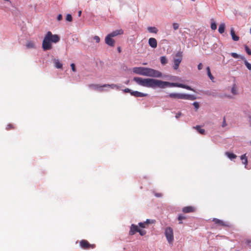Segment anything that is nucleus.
<instances>
[{
  "label": "nucleus",
  "mask_w": 251,
  "mask_h": 251,
  "mask_svg": "<svg viewBox=\"0 0 251 251\" xmlns=\"http://www.w3.org/2000/svg\"><path fill=\"white\" fill-rule=\"evenodd\" d=\"M133 80L139 85L148 88H155L159 87L164 88L166 87H176L185 88L187 90L194 91L190 86L181 83L169 82L168 81H163L159 79L151 78H142L140 77H135Z\"/></svg>",
  "instance_id": "f257e3e1"
},
{
  "label": "nucleus",
  "mask_w": 251,
  "mask_h": 251,
  "mask_svg": "<svg viewBox=\"0 0 251 251\" xmlns=\"http://www.w3.org/2000/svg\"><path fill=\"white\" fill-rule=\"evenodd\" d=\"M133 72L143 76L159 78L162 77V74L159 71L147 67H135L133 68Z\"/></svg>",
  "instance_id": "f03ea898"
},
{
  "label": "nucleus",
  "mask_w": 251,
  "mask_h": 251,
  "mask_svg": "<svg viewBox=\"0 0 251 251\" xmlns=\"http://www.w3.org/2000/svg\"><path fill=\"white\" fill-rule=\"evenodd\" d=\"M60 40L59 37L56 34H52L50 31H48L45 35L42 43V48L44 50H50L52 48L51 43H56Z\"/></svg>",
  "instance_id": "7ed1b4c3"
},
{
  "label": "nucleus",
  "mask_w": 251,
  "mask_h": 251,
  "mask_svg": "<svg viewBox=\"0 0 251 251\" xmlns=\"http://www.w3.org/2000/svg\"><path fill=\"white\" fill-rule=\"evenodd\" d=\"M111 87L112 89L117 88L118 89L119 87L117 86L115 84H111V85H108V84H105L103 86H100L99 85L96 84H93L91 85L90 86V87L95 90H97L100 92H102L105 91V89H104L105 87Z\"/></svg>",
  "instance_id": "20e7f679"
},
{
  "label": "nucleus",
  "mask_w": 251,
  "mask_h": 251,
  "mask_svg": "<svg viewBox=\"0 0 251 251\" xmlns=\"http://www.w3.org/2000/svg\"><path fill=\"white\" fill-rule=\"evenodd\" d=\"M165 235L168 242L171 244L174 241L173 230L171 227H168L165 229Z\"/></svg>",
  "instance_id": "39448f33"
},
{
  "label": "nucleus",
  "mask_w": 251,
  "mask_h": 251,
  "mask_svg": "<svg viewBox=\"0 0 251 251\" xmlns=\"http://www.w3.org/2000/svg\"><path fill=\"white\" fill-rule=\"evenodd\" d=\"M79 245L80 247L84 250L94 249L96 247L95 244H91L86 240H81L79 242Z\"/></svg>",
  "instance_id": "423d86ee"
},
{
  "label": "nucleus",
  "mask_w": 251,
  "mask_h": 251,
  "mask_svg": "<svg viewBox=\"0 0 251 251\" xmlns=\"http://www.w3.org/2000/svg\"><path fill=\"white\" fill-rule=\"evenodd\" d=\"M197 99L196 97L193 95L185 94V93H179L178 99L184 100H194Z\"/></svg>",
  "instance_id": "0eeeda50"
},
{
  "label": "nucleus",
  "mask_w": 251,
  "mask_h": 251,
  "mask_svg": "<svg viewBox=\"0 0 251 251\" xmlns=\"http://www.w3.org/2000/svg\"><path fill=\"white\" fill-rule=\"evenodd\" d=\"M112 38L109 34L106 36L105 38V43L111 47H114L115 45V40Z\"/></svg>",
  "instance_id": "6e6552de"
},
{
  "label": "nucleus",
  "mask_w": 251,
  "mask_h": 251,
  "mask_svg": "<svg viewBox=\"0 0 251 251\" xmlns=\"http://www.w3.org/2000/svg\"><path fill=\"white\" fill-rule=\"evenodd\" d=\"M212 221L214 222L215 224L220 226L225 227L229 226V223L228 222H224L223 221L217 218H213Z\"/></svg>",
  "instance_id": "1a4fd4ad"
},
{
  "label": "nucleus",
  "mask_w": 251,
  "mask_h": 251,
  "mask_svg": "<svg viewBox=\"0 0 251 251\" xmlns=\"http://www.w3.org/2000/svg\"><path fill=\"white\" fill-rule=\"evenodd\" d=\"M154 222V220L147 219L145 222L143 223H139V226L142 228H146L147 227L148 224H153Z\"/></svg>",
  "instance_id": "9d476101"
},
{
  "label": "nucleus",
  "mask_w": 251,
  "mask_h": 251,
  "mask_svg": "<svg viewBox=\"0 0 251 251\" xmlns=\"http://www.w3.org/2000/svg\"><path fill=\"white\" fill-rule=\"evenodd\" d=\"M149 45L152 48H156L157 46V42L154 38H150L149 39Z\"/></svg>",
  "instance_id": "9b49d317"
},
{
  "label": "nucleus",
  "mask_w": 251,
  "mask_h": 251,
  "mask_svg": "<svg viewBox=\"0 0 251 251\" xmlns=\"http://www.w3.org/2000/svg\"><path fill=\"white\" fill-rule=\"evenodd\" d=\"M139 231V228L137 226L134 224H132L130 226V229L129 231V234L130 235H134L136 232H138Z\"/></svg>",
  "instance_id": "f8f14e48"
},
{
  "label": "nucleus",
  "mask_w": 251,
  "mask_h": 251,
  "mask_svg": "<svg viewBox=\"0 0 251 251\" xmlns=\"http://www.w3.org/2000/svg\"><path fill=\"white\" fill-rule=\"evenodd\" d=\"M130 94L134 97H146L148 96L147 94L143 93L137 91H132V92H130Z\"/></svg>",
  "instance_id": "ddd939ff"
},
{
  "label": "nucleus",
  "mask_w": 251,
  "mask_h": 251,
  "mask_svg": "<svg viewBox=\"0 0 251 251\" xmlns=\"http://www.w3.org/2000/svg\"><path fill=\"white\" fill-rule=\"evenodd\" d=\"M195 208L192 206H186L183 208L182 211L184 213H188L191 212H194L195 211Z\"/></svg>",
  "instance_id": "4468645a"
},
{
  "label": "nucleus",
  "mask_w": 251,
  "mask_h": 251,
  "mask_svg": "<svg viewBox=\"0 0 251 251\" xmlns=\"http://www.w3.org/2000/svg\"><path fill=\"white\" fill-rule=\"evenodd\" d=\"M124 33V31L122 29H118L117 30H114L112 31L111 33L109 34L112 36V37L117 36L119 35H122Z\"/></svg>",
  "instance_id": "2eb2a0df"
},
{
  "label": "nucleus",
  "mask_w": 251,
  "mask_h": 251,
  "mask_svg": "<svg viewBox=\"0 0 251 251\" xmlns=\"http://www.w3.org/2000/svg\"><path fill=\"white\" fill-rule=\"evenodd\" d=\"M230 92L233 95L236 96L239 94L238 88L235 84H233L230 89Z\"/></svg>",
  "instance_id": "dca6fc26"
},
{
  "label": "nucleus",
  "mask_w": 251,
  "mask_h": 251,
  "mask_svg": "<svg viewBox=\"0 0 251 251\" xmlns=\"http://www.w3.org/2000/svg\"><path fill=\"white\" fill-rule=\"evenodd\" d=\"M182 61H180L178 59H174L173 60V68L175 70H177L179 67V65Z\"/></svg>",
  "instance_id": "f3484780"
},
{
  "label": "nucleus",
  "mask_w": 251,
  "mask_h": 251,
  "mask_svg": "<svg viewBox=\"0 0 251 251\" xmlns=\"http://www.w3.org/2000/svg\"><path fill=\"white\" fill-rule=\"evenodd\" d=\"M230 34L231 35L232 39L233 41H237L239 40V37L235 35L233 27L230 28Z\"/></svg>",
  "instance_id": "a211bd4d"
},
{
  "label": "nucleus",
  "mask_w": 251,
  "mask_h": 251,
  "mask_svg": "<svg viewBox=\"0 0 251 251\" xmlns=\"http://www.w3.org/2000/svg\"><path fill=\"white\" fill-rule=\"evenodd\" d=\"M226 27V24L224 22H221L219 26L218 31L220 33L222 34L224 32Z\"/></svg>",
  "instance_id": "6ab92c4d"
},
{
  "label": "nucleus",
  "mask_w": 251,
  "mask_h": 251,
  "mask_svg": "<svg viewBox=\"0 0 251 251\" xmlns=\"http://www.w3.org/2000/svg\"><path fill=\"white\" fill-rule=\"evenodd\" d=\"M182 58H183L182 52L178 51L176 53L174 57H173V59H178V60H180V61H182Z\"/></svg>",
  "instance_id": "aec40b11"
},
{
  "label": "nucleus",
  "mask_w": 251,
  "mask_h": 251,
  "mask_svg": "<svg viewBox=\"0 0 251 251\" xmlns=\"http://www.w3.org/2000/svg\"><path fill=\"white\" fill-rule=\"evenodd\" d=\"M25 46L28 49L35 48V43L32 41H28L26 43Z\"/></svg>",
  "instance_id": "412c9836"
},
{
  "label": "nucleus",
  "mask_w": 251,
  "mask_h": 251,
  "mask_svg": "<svg viewBox=\"0 0 251 251\" xmlns=\"http://www.w3.org/2000/svg\"><path fill=\"white\" fill-rule=\"evenodd\" d=\"M54 66L57 69H61L62 67V63L58 60L54 59L53 61Z\"/></svg>",
  "instance_id": "4be33fe9"
},
{
  "label": "nucleus",
  "mask_w": 251,
  "mask_h": 251,
  "mask_svg": "<svg viewBox=\"0 0 251 251\" xmlns=\"http://www.w3.org/2000/svg\"><path fill=\"white\" fill-rule=\"evenodd\" d=\"M231 56L234 58H241L244 61L246 59L245 57L242 55H240L236 53L232 52L231 53Z\"/></svg>",
  "instance_id": "5701e85b"
},
{
  "label": "nucleus",
  "mask_w": 251,
  "mask_h": 251,
  "mask_svg": "<svg viewBox=\"0 0 251 251\" xmlns=\"http://www.w3.org/2000/svg\"><path fill=\"white\" fill-rule=\"evenodd\" d=\"M194 128L196 129L201 134H205V130L203 128H201L200 126H194Z\"/></svg>",
  "instance_id": "b1692460"
},
{
  "label": "nucleus",
  "mask_w": 251,
  "mask_h": 251,
  "mask_svg": "<svg viewBox=\"0 0 251 251\" xmlns=\"http://www.w3.org/2000/svg\"><path fill=\"white\" fill-rule=\"evenodd\" d=\"M179 93H171L169 94L168 97L172 99H178L179 98Z\"/></svg>",
  "instance_id": "393cba45"
},
{
  "label": "nucleus",
  "mask_w": 251,
  "mask_h": 251,
  "mask_svg": "<svg viewBox=\"0 0 251 251\" xmlns=\"http://www.w3.org/2000/svg\"><path fill=\"white\" fill-rule=\"evenodd\" d=\"M148 30L150 32L153 33H155V34L157 33L158 32V29L155 27H154V26L153 27H152V26L148 27Z\"/></svg>",
  "instance_id": "a878e982"
},
{
  "label": "nucleus",
  "mask_w": 251,
  "mask_h": 251,
  "mask_svg": "<svg viewBox=\"0 0 251 251\" xmlns=\"http://www.w3.org/2000/svg\"><path fill=\"white\" fill-rule=\"evenodd\" d=\"M210 27H211V29L213 30L216 29V28H217V25H216V22L213 19L211 20Z\"/></svg>",
  "instance_id": "bb28decb"
},
{
  "label": "nucleus",
  "mask_w": 251,
  "mask_h": 251,
  "mask_svg": "<svg viewBox=\"0 0 251 251\" xmlns=\"http://www.w3.org/2000/svg\"><path fill=\"white\" fill-rule=\"evenodd\" d=\"M160 62L161 64L165 65H166L168 62V60L166 56H162L160 57Z\"/></svg>",
  "instance_id": "cd10ccee"
},
{
  "label": "nucleus",
  "mask_w": 251,
  "mask_h": 251,
  "mask_svg": "<svg viewBox=\"0 0 251 251\" xmlns=\"http://www.w3.org/2000/svg\"><path fill=\"white\" fill-rule=\"evenodd\" d=\"M206 70H207V75H208L209 77L210 78V79L211 80H213L214 79V77L213 76V75H212V74L211 73L210 70V68L209 67H207L206 68Z\"/></svg>",
  "instance_id": "c85d7f7f"
},
{
  "label": "nucleus",
  "mask_w": 251,
  "mask_h": 251,
  "mask_svg": "<svg viewBox=\"0 0 251 251\" xmlns=\"http://www.w3.org/2000/svg\"><path fill=\"white\" fill-rule=\"evenodd\" d=\"M244 64L247 69L251 72V64L248 62L246 59L244 60Z\"/></svg>",
  "instance_id": "c756f323"
},
{
  "label": "nucleus",
  "mask_w": 251,
  "mask_h": 251,
  "mask_svg": "<svg viewBox=\"0 0 251 251\" xmlns=\"http://www.w3.org/2000/svg\"><path fill=\"white\" fill-rule=\"evenodd\" d=\"M186 217L184 216H183L182 215H179L178 217V220L179 221V224H182V220L183 219H185Z\"/></svg>",
  "instance_id": "7c9ffc66"
},
{
  "label": "nucleus",
  "mask_w": 251,
  "mask_h": 251,
  "mask_svg": "<svg viewBox=\"0 0 251 251\" xmlns=\"http://www.w3.org/2000/svg\"><path fill=\"white\" fill-rule=\"evenodd\" d=\"M92 39L95 41L96 43H99L100 42V37L97 36L95 35L92 37Z\"/></svg>",
  "instance_id": "2f4dec72"
},
{
  "label": "nucleus",
  "mask_w": 251,
  "mask_h": 251,
  "mask_svg": "<svg viewBox=\"0 0 251 251\" xmlns=\"http://www.w3.org/2000/svg\"><path fill=\"white\" fill-rule=\"evenodd\" d=\"M240 159L242 163L245 165V167L246 168V165L248 163V158H240Z\"/></svg>",
  "instance_id": "473e14b6"
},
{
  "label": "nucleus",
  "mask_w": 251,
  "mask_h": 251,
  "mask_svg": "<svg viewBox=\"0 0 251 251\" xmlns=\"http://www.w3.org/2000/svg\"><path fill=\"white\" fill-rule=\"evenodd\" d=\"M66 20V21H67L68 22H72L73 19H72V17L71 15L70 14H67Z\"/></svg>",
  "instance_id": "72a5a7b5"
},
{
  "label": "nucleus",
  "mask_w": 251,
  "mask_h": 251,
  "mask_svg": "<svg viewBox=\"0 0 251 251\" xmlns=\"http://www.w3.org/2000/svg\"><path fill=\"white\" fill-rule=\"evenodd\" d=\"M193 105L194 106L196 110H197L200 107L199 103L197 101L193 102Z\"/></svg>",
  "instance_id": "f704fd0d"
},
{
  "label": "nucleus",
  "mask_w": 251,
  "mask_h": 251,
  "mask_svg": "<svg viewBox=\"0 0 251 251\" xmlns=\"http://www.w3.org/2000/svg\"><path fill=\"white\" fill-rule=\"evenodd\" d=\"M226 155L227 157H236V156L235 154H234L232 152H226Z\"/></svg>",
  "instance_id": "c9c22d12"
},
{
  "label": "nucleus",
  "mask_w": 251,
  "mask_h": 251,
  "mask_svg": "<svg viewBox=\"0 0 251 251\" xmlns=\"http://www.w3.org/2000/svg\"><path fill=\"white\" fill-rule=\"evenodd\" d=\"M179 25L177 23H174L173 24V27L174 30H177L179 28Z\"/></svg>",
  "instance_id": "e433bc0d"
},
{
  "label": "nucleus",
  "mask_w": 251,
  "mask_h": 251,
  "mask_svg": "<svg viewBox=\"0 0 251 251\" xmlns=\"http://www.w3.org/2000/svg\"><path fill=\"white\" fill-rule=\"evenodd\" d=\"M245 49L247 53L249 55H251V50L247 46H245Z\"/></svg>",
  "instance_id": "4c0bfd02"
},
{
  "label": "nucleus",
  "mask_w": 251,
  "mask_h": 251,
  "mask_svg": "<svg viewBox=\"0 0 251 251\" xmlns=\"http://www.w3.org/2000/svg\"><path fill=\"white\" fill-rule=\"evenodd\" d=\"M139 233V234L141 235V236H143L144 235L146 234V231L144 230H141L140 229H139V231L138 232Z\"/></svg>",
  "instance_id": "58836bf2"
},
{
  "label": "nucleus",
  "mask_w": 251,
  "mask_h": 251,
  "mask_svg": "<svg viewBox=\"0 0 251 251\" xmlns=\"http://www.w3.org/2000/svg\"><path fill=\"white\" fill-rule=\"evenodd\" d=\"M70 66H71V69H72V71L74 72H76V69H75V64L72 63Z\"/></svg>",
  "instance_id": "ea45409f"
},
{
  "label": "nucleus",
  "mask_w": 251,
  "mask_h": 251,
  "mask_svg": "<svg viewBox=\"0 0 251 251\" xmlns=\"http://www.w3.org/2000/svg\"><path fill=\"white\" fill-rule=\"evenodd\" d=\"M227 126V124L225 118L224 119L223 121L222 124V127H225Z\"/></svg>",
  "instance_id": "a19ab883"
},
{
  "label": "nucleus",
  "mask_w": 251,
  "mask_h": 251,
  "mask_svg": "<svg viewBox=\"0 0 251 251\" xmlns=\"http://www.w3.org/2000/svg\"><path fill=\"white\" fill-rule=\"evenodd\" d=\"M203 68V65L201 63H200L198 66V68L199 70H201Z\"/></svg>",
  "instance_id": "79ce46f5"
},
{
  "label": "nucleus",
  "mask_w": 251,
  "mask_h": 251,
  "mask_svg": "<svg viewBox=\"0 0 251 251\" xmlns=\"http://www.w3.org/2000/svg\"><path fill=\"white\" fill-rule=\"evenodd\" d=\"M124 91L126 93H130V92H132V91H131L130 89H128V88H126L125 89Z\"/></svg>",
  "instance_id": "37998d69"
},
{
  "label": "nucleus",
  "mask_w": 251,
  "mask_h": 251,
  "mask_svg": "<svg viewBox=\"0 0 251 251\" xmlns=\"http://www.w3.org/2000/svg\"><path fill=\"white\" fill-rule=\"evenodd\" d=\"M154 195L156 197H161L162 196L161 193H155Z\"/></svg>",
  "instance_id": "c03bdc74"
},
{
  "label": "nucleus",
  "mask_w": 251,
  "mask_h": 251,
  "mask_svg": "<svg viewBox=\"0 0 251 251\" xmlns=\"http://www.w3.org/2000/svg\"><path fill=\"white\" fill-rule=\"evenodd\" d=\"M62 19V15L61 14H59V15H58V16H57V20L58 21L61 20Z\"/></svg>",
  "instance_id": "a18cd8bd"
},
{
  "label": "nucleus",
  "mask_w": 251,
  "mask_h": 251,
  "mask_svg": "<svg viewBox=\"0 0 251 251\" xmlns=\"http://www.w3.org/2000/svg\"><path fill=\"white\" fill-rule=\"evenodd\" d=\"M226 97L228 98V99H231L232 97L230 95H226Z\"/></svg>",
  "instance_id": "49530a36"
},
{
  "label": "nucleus",
  "mask_w": 251,
  "mask_h": 251,
  "mask_svg": "<svg viewBox=\"0 0 251 251\" xmlns=\"http://www.w3.org/2000/svg\"><path fill=\"white\" fill-rule=\"evenodd\" d=\"M81 11H79L78 12V16H80L81 15Z\"/></svg>",
  "instance_id": "de8ad7c7"
},
{
  "label": "nucleus",
  "mask_w": 251,
  "mask_h": 251,
  "mask_svg": "<svg viewBox=\"0 0 251 251\" xmlns=\"http://www.w3.org/2000/svg\"><path fill=\"white\" fill-rule=\"evenodd\" d=\"M5 1L10 2V0H3Z\"/></svg>",
  "instance_id": "09e8293b"
},
{
  "label": "nucleus",
  "mask_w": 251,
  "mask_h": 251,
  "mask_svg": "<svg viewBox=\"0 0 251 251\" xmlns=\"http://www.w3.org/2000/svg\"><path fill=\"white\" fill-rule=\"evenodd\" d=\"M118 50H119V52H120V51H121V49H120V48H118Z\"/></svg>",
  "instance_id": "8fccbe9b"
},
{
  "label": "nucleus",
  "mask_w": 251,
  "mask_h": 251,
  "mask_svg": "<svg viewBox=\"0 0 251 251\" xmlns=\"http://www.w3.org/2000/svg\"><path fill=\"white\" fill-rule=\"evenodd\" d=\"M143 64H144V65H146V64H147V63H144Z\"/></svg>",
  "instance_id": "3c124183"
},
{
  "label": "nucleus",
  "mask_w": 251,
  "mask_h": 251,
  "mask_svg": "<svg viewBox=\"0 0 251 251\" xmlns=\"http://www.w3.org/2000/svg\"><path fill=\"white\" fill-rule=\"evenodd\" d=\"M250 32H251V29H250Z\"/></svg>",
  "instance_id": "603ef678"
},
{
  "label": "nucleus",
  "mask_w": 251,
  "mask_h": 251,
  "mask_svg": "<svg viewBox=\"0 0 251 251\" xmlns=\"http://www.w3.org/2000/svg\"><path fill=\"white\" fill-rule=\"evenodd\" d=\"M250 144L251 145V141L250 142Z\"/></svg>",
  "instance_id": "864d4df0"
}]
</instances>
